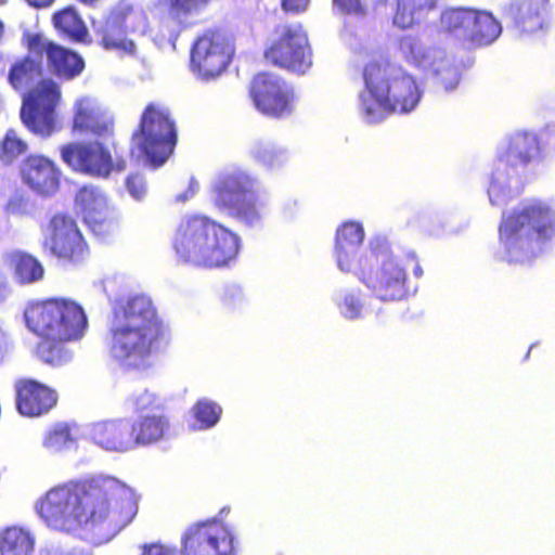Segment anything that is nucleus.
<instances>
[{
	"mask_svg": "<svg viewBox=\"0 0 555 555\" xmlns=\"http://www.w3.org/2000/svg\"><path fill=\"white\" fill-rule=\"evenodd\" d=\"M36 512L51 529L73 532L83 526L116 534L138 513V500L126 483L96 475L51 488L36 503Z\"/></svg>",
	"mask_w": 555,
	"mask_h": 555,
	"instance_id": "obj_1",
	"label": "nucleus"
},
{
	"mask_svg": "<svg viewBox=\"0 0 555 555\" xmlns=\"http://www.w3.org/2000/svg\"><path fill=\"white\" fill-rule=\"evenodd\" d=\"M109 333L112 358L126 369H141L166 341L168 328L152 300L135 295L116 304Z\"/></svg>",
	"mask_w": 555,
	"mask_h": 555,
	"instance_id": "obj_2",
	"label": "nucleus"
},
{
	"mask_svg": "<svg viewBox=\"0 0 555 555\" xmlns=\"http://www.w3.org/2000/svg\"><path fill=\"white\" fill-rule=\"evenodd\" d=\"M24 318L27 327L41 340L36 346L37 358L51 366H62L72 359L66 347L77 340L87 327L82 307L68 298H49L30 302Z\"/></svg>",
	"mask_w": 555,
	"mask_h": 555,
	"instance_id": "obj_3",
	"label": "nucleus"
},
{
	"mask_svg": "<svg viewBox=\"0 0 555 555\" xmlns=\"http://www.w3.org/2000/svg\"><path fill=\"white\" fill-rule=\"evenodd\" d=\"M362 79L360 109L370 122L397 113H410L420 103L422 91L415 77L388 59L365 63Z\"/></svg>",
	"mask_w": 555,
	"mask_h": 555,
	"instance_id": "obj_4",
	"label": "nucleus"
},
{
	"mask_svg": "<svg viewBox=\"0 0 555 555\" xmlns=\"http://www.w3.org/2000/svg\"><path fill=\"white\" fill-rule=\"evenodd\" d=\"M240 247L237 234L204 215L183 217L176 230V256L186 264L225 267L237 257Z\"/></svg>",
	"mask_w": 555,
	"mask_h": 555,
	"instance_id": "obj_5",
	"label": "nucleus"
},
{
	"mask_svg": "<svg viewBox=\"0 0 555 555\" xmlns=\"http://www.w3.org/2000/svg\"><path fill=\"white\" fill-rule=\"evenodd\" d=\"M498 230L507 262L531 260L555 236V210L535 201L504 215Z\"/></svg>",
	"mask_w": 555,
	"mask_h": 555,
	"instance_id": "obj_6",
	"label": "nucleus"
},
{
	"mask_svg": "<svg viewBox=\"0 0 555 555\" xmlns=\"http://www.w3.org/2000/svg\"><path fill=\"white\" fill-rule=\"evenodd\" d=\"M359 278L383 301H399L409 295L405 268L380 240L371 242L360 258Z\"/></svg>",
	"mask_w": 555,
	"mask_h": 555,
	"instance_id": "obj_7",
	"label": "nucleus"
},
{
	"mask_svg": "<svg viewBox=\"0 0 555 555\" xmlns=\"http://www.w3.org/2000/svg\"><path fill=\"white\" fill-rule=\"evenodd\" d=\"M255 186L256 179L246 171L221 173L211 188L212 203L230 217L253 225L261 219L262 209Z\"/></svg>",
	"mask_w": 555,
	"mask_h": 555,
	"instance_id": "obj_8",
	"label": "nucleus"
},
{
	"mask_svg": "<svg viewBox=\"0 0 555 555\" xmlns=\"http://www.w3.org/2000/svg\"><path fill=\"white\" fill-rule=\"evenodd\" d=\"M132 141L151 166L157 168L164 165L173 151V121L169 109L149 104L141 115L138 129L132 133Z\"/></svg>",
	"mask_w": 555,
	"mask_h": 555,
	"instance_id": "obj_9",
	"label": "nucleus"
},
{
	"mask_svg": "<svg viewBox=\"0 0 555 555\" xmlns=\"http://www.w3.org/2000/svg\"><path fill=\"white\" fill-rule=\"evenodd\" d=\"M234 55V37L220 27L207 28L191 46L190 68L202 78H217L228 69Z\"/></svg>",
	"mask_w": 555,
	"mask_h": 555,
	"instance_id": "obj_10",
	"label": "nucleus"
},
{
	"mask_svg": "<svg viewBox=\"0 0 555 555\" xmlns=\"http://www.w3.org/2000/svg\"><path fill=\"white\" fill-rule=\"evenodd\" d=\"M440 22L447 33L462 40L470 49L491 44L502 31L500 22L491 12L467 7L444 10Z\"/></svg>",
	"mask_w": 555,
	"mask_h": 555,
	"instance_id": "obj_11",
	"label": "nucleus"
},
{
	"mask_svg": "<svg viewBox=\"0 0 555 555\" xmlns=\"http://www.w3.org/2000/svg\"><path fill=\"white\" fill-rule=\"evenodd\" d=\"M61 101V89L52 79H43L31 88L23 100L21 120L35 135L49 138L59 130L55 108Z\"/></svg>",
	"mask_w": 555,
	"mask_h": 555,
	"instance_id": "obj_12",
	"label": "nucleus"
},
{
	"mask_svg": "<svg viewBox=\"0 0 555 555\" xmlns=\"http://www.w3.org/2000/svg\"><path fill=\"white\" fill-rule=\"evenodd\" d=\"M264 57L291 73L306 74L312 66V50L302 25L285 26L279 38L266 49Z\"/></svg>",
	"mask_w": 555,
	"mask_h": 555,
	"instance_id": "obj_13",
	"label": "nucleus"
},
{
	"mask_svg": "<svg viewBox=\"0 0 555 555\" xmlns=\"http://www.w3.org/2000/svg\"><path fill=\"white\" fill-rule=\"evenodd\" d=\"M63 163L74 172L107 178L115 169L124 170L125 160L113 159L111 151L98 141L69 142L60 147Z\"/></svg>",
	"mask_w": 555,
	"mask_h": 555,
	"instance_id": "obj_14",
	"label": "nucleus"
},
{
	"mask_svg": "<svg viewBox=\"0 0 555 555\" xmlns=\"http://www.w3.org/2000/svg\"><path fill=\"white\" fill-rule=\"evenodd\" d=\"M249 96L257 111L267 117L283 118L293 112V89L271 73L260 72L253 77Z\"/></svg>",
	"mask_w": 555,
	"mask_h": 555,
	"instance_id": "obj_15",
	"label": "nucleus"
},
{
	"mask_svg": "<svg viewBox=\"0 0 555 555\" xmlns=\"http://www.w3.org/2000/svg\"><path fill=\"white\" fill-rule=\"evenodd\" d=\"M42 246L57 259L69 263H78L88 255V246L76 221L64 214H56L51 218L49 235Z\"/></svg>",
	"mask_w": 555,
	"mask_h": 555,
	"instance_id": "obj_16",
	"label": "nucleus"
},
{
	"mask_svg": "<svg viewBox=\"0 0 555 555\" xmlns=\"http://www.w3.org/2000/svg\"><path fill=\"white\" fill-rule=\"evenodd\" d=\"M16 412L27 418L49 414L59 402V393L51 386L31 377L17 378L13 384Z\"/></svg>",
	"mask_w": 555,
	"mask_h": 555,
	"instance_id": "obj_17",
	"label": "nucleus"
},
{
	"mask_svg": "<svg viewBox=\"0 0 555 555\" xmlns=\"http://www.w3.org/2000/svg\"><path fill=\"white\" fill-rule=\"evenodd\" d=\"M75 202L82 214L85 223L94 235L105 238L118 228L117 219L99 188L81 186L76 193Z\"/></svg>",
	"mask_w": 555,
	"mask_h": 555,
	"instance_id": "obj_18",
	"label": "nucleus"
},
{
	"mask_svg": "<svg viewBox=\"0 0 555 555\" xmlns=\"http://www.w3.org/2000/svg\"><path fill=\"white\" fill-rule=\"evenodd\" d=\"M18 173L23 184L39 196L51 197L60 190L62 171L48 156H26L20 164Z\"/></svg>",
	"mask_w": 555,
	"mask_h": 555,
	"instance_id": "obj_19",
	"label": "nucleus"
},
{
	"mask_svg": "<svg viewBox=\"0 0 555 555\" xmlns=\"http://www.w3.org/2000/svg\"><path fill=\"white\" fill-rule=\"evenodd\" d=\"M539 151L535 135L516 133L509 139L504 152L499 155L494 172L508 178L517 176L538 156Z\"/></svg>",
	"mask_w": 555,
	"mask_h": 555,
	"instance_id": "obj_20",
	"label": "nucleus"
},
{
	"mask_svg": "<svg viewBox=\"0 0 555 555\" xmlns=\"http://www.w3.org/2000/svg\"><path fill=\"white\" fill-rule=\"evenodd\" d=\"M73 130L85 135L107 138L114 133V120L89 99H80L75 106Z\"/></svg>",
	"mask_w": 555,
	"mask_h": 555,
	"instance_id": "obj_21",
	"label": "nucleus"
},
{
	"mask_svg": "<svg viewBox=\"0 0 555 555\" xmlns=\"http://www.w3.org/2000/svg\"><path fill=\"white\" fill-rule=\"evenodd\" d=\"M94 34L105 50L120 51L127 54L134 52V42L127 37L126 14L122 12L111 13L99 26L94 27Z\"/></svg>",
	"mask_w": 555,
	"mask_h": 555,
	"instance_id": "obj_22",
	"label": "nucleus"
},
{
	"mask_svg": "<svg viewBox=\"0 0 555 555\" xmlns=\"http://www.w3.org/2000/svg\"><path fill=\"white\" fill-rule=\"evenodd\" d=\"M90 437L103 449L122 452L133 447L130 425L124 421H103L90 428Z\"/></svg>",
	"mask_w": 555,
	"mask_h": 555,
	"instance_id": "obj_23",
	"label": "nucleus"
},
{
	"mask_svg": "<svg viewBox=\"0 0 555 555\" xmlns=\"http://www.w3.org/2000/svg\"><path fill=\"white\" fill-rule=\"evenodd\" d=\"M364 230L361 223L346 221L336 230L335 254L338 267L343 271H350L353 264L354 253L362 244Z\"/></svg>",
	"mask_w": 555,
	"mask_h": 555,
	"instance_id": "obj_24",
	"label": "nucleus"
},
{
	"mask_svg": "<svg viewBox=\"0 0 555 555\" xmlns=\"http://www.w3.org/2000/svg\"><path fill=\"white\" fill-rule=\"evenodd\" d=\"M47 61L50 72L63 80L76 78L85 68V61L78 53L57 43L50 46Z\"/></svg>",
	"mask_w": 555,
	"mask_h": 555,
	"instance_id": "obj_25",
	"label": "nucleus"
},
{
	"mask_svg": "<svg viewBox=\"0 0 555 555\" xmlns=\"http://www.w3.org/2000/svg\"><path fill=\"white\" fill-rule=\"evenodd\" d=\"M438 5V0H396L392 23L408 29L424 21Z\"/></svg>",
	"mask_w": 555,
	"mask_h": 555,
	"instance_id": "obj_26",
	"label": "nucleus"
},
{
	"mask_svg": "<svg viewBox=\"0 0 555 555\" xmlns=\"http://www.w3.org/2000/svg\"><path fill=\"white\" fill-rule=\"evenodd\" d=\"M43 65L40 60L26 55L14 62L9 70L8 79L15 90L26 89L42 80Z\"/></svg>",
	"mask_w": 555,
	"mask_h": 555,
	"instance_id": "obj_27",
	"label": "nucleus"
},
{
	"mask_svg": "<svg viewBox=\"0 0 555 555\" xmlns=\"http://www.w3.org/2000/svg\"><path fill=\"white\" fill-rule=\"evenodd\" d=\"M52 22L55 29L72 41H83L88 35V29L74 7L55 12Z\"/></svg>",
	"mask_w": 555,
	"mask_h": 555,
	"instance_id": "obj_28",
	"label": "nucleus"
},
{
	"mask_svg": "<svg viewBox=\"0 0 555 555\" xmlns=\"http://www.w3.org/2000/svg\"><path fill=\"white\" fill-rule=\"evenodd\" d=\"M168 428V420L162 415H152L141 417L137 423L130 426L133 437V447L135 444H150L163 438Z\"/></svg>",
	"mask_w": 555,
	"mask_h": 555,
	"instance_id": "obj_29",
	"label": "nucleus"
},
{
	"mask_svg": "<svg viewBox=\"0 0 555 555\" xmlns=\"http://www.w3.org/2000/svg\"><path fill=\"white\" fill-rule=\"evenodd\" d=\"M34 539L30 533L20 527L7 528L0 539V555H30Z\"/></svg>",
	"mask_w": 555,
	"mask_h": 555,
	"instance_id": "obj_30",
	"label": "nucleus"
},
{
	"mask_svg": "<svg viewBox=\"0 0 555 555\" xmlns=\"http://www.w3.org/2000/svg\"><path fill=\"white\" fill-rule=\"evenodd\" d=\"M14 273L21 283H34L42 279L44 270L40 261L26 253L13 255Z\"/></svg>",
	"mask_w": 555,
	"mask_h": 555,
	"instance_id": "obj_31",
	"label": "nucleus"
},
{
	"mask_svg": "<svg viewBox=\"0 0 555 555\" xmlns=\"http://www.w3.org/2000/svg\"><path fill=\"white\" fill-rule=\"evenodd\" d=\"M192 413L201 429L214 427L220 420L222 408L215 401L199 399L192 408Z\"/></svg>",
	"mask_w": 555,
	"mask_h": 555,
	"instance_id": "obj_32",
	"label": "nucleus"
},
{
	"mask_svg": "<svg viewBox=\"0 0 555 555\" xmlns=\"http://www.w3.org/2000/svg\"><path fill=\"white\" fill-rule=\"evenodd\" d=\"M27 151V144L14 129H9L0 142V158L11 162Z\"/></svg>",
	"mask_w": 555,
	"mask_h": 555,
	"instance_id": "obj_33",
	"label": "nucleus"
},
{
	"mask_svg": "<svg viewBox=\"0 0 555 555\" xmlns=\"http://www.w3.org/2000/svg\"><path fill=\"white\" fill-rule=\"evenodd\" d=\"M460 79L461 75L459 68L449 62H441L434 70V81L436 86L446 91L455 89Z\"/></svg>",
	"mask_w": 555,
	"mask_h": 555,
	"instance_id": "obj_34",
	"label": "nucleus"
},
{
	"mask_svg": "<svg viewBox=\"0 0 555 555\" xmlns=\"http://www.w3.org/2000/svg\"><path fill=\"white\" fill-rule=\"evenodd\" d=\"M73 441L70 426L65 423H59L52 426L43 438L44 447L49 449H61Z\"/></svg>",
	"mask_w": 555,
	"mask_h": 555,
	"instance_id": "obj_35",
	"label": "nucleus"
},
{
	"mask_svg": "<svg viewBox=\"0 0 555 555\" xmlns=\"http://www.w3.org/2000/svg\"><path fill=\"white\" fill-rule=\"evenodd\" d=\"M24 43L28 52L37 57L46 54L49 56L50 46H56L53 41H47L41 34H27L24 37Z\"/></svg>",
	"mask_w": 555,
	"mask_h": 555,
	"instance_id": "obj_36",
	"label": "nucleus"
},
{
	"mask_svg": "<svg viewBox=\"0 0 555 555\" xmlns=\"http://www.w3.org/2000/svg\"><path fill=\"white\" fill-rule=\"evenodd\" d=\"M211 0H176V18L199 12Z\"/></svg>",
	"mask_w": 555,
	"mask_h": 555,
	"instance_id": "obj_37",
	"label": "nucleus"
},
{
	"mask_svg": "<svg viewBox=\"0 0 555 555\" xmlns=\"http://www.w3.org/2000/svg\"><path fill=\"white\" fill-rule=\"evenodd\" d=\"M339 309L341 314L348 319H356L360 317L362 310V304L360 299L353 295L348 294L344 297L343 301L339 304Z\"/></svg>",
	"mask_w": 555,
	"mask_h": 555,
	"instance_id": "obj_38",
	"label": "nucleus"
},
{
	"mask_svg": "<svg viewBox=\"0 0 555 555\" xmlns=\"http://www.w3.org/2000/svg\"><path fill=\"white\" fill-rule=\"evenodd\" d=\"M126 188L135 199H141L146 193L144 178L139 173L129 175L126 179Z\"/></svg>",
	"mask_w": 555,
	"mask_h": 555,
	"instance_id": "obj_39",
	"label": "nucleus"
},
{
	"mask_svg": "<svg viewBox=\"0 0 555 555\" xmlns=\"http://www.w3.org/2000/svg\"><path fill=\"white\" fill-rule=\"evenodd\" d=\"M333 4L339 12L347 15H364L365 10L360 0H333Z\"/></svg>",
	"mask_w": 555,
	"mask_h": 555,
	"instance_id": "obj_40",
	"label": "nucleus"
},
{
	"mask_svg": "<svg viewBox=\"0 0 555 555\" xmlns=\"http://www.w3.org/2000/svg\"><path fill=\"white\" fill-rule=\"evenodd\" d=\"M139 548L140 555H173V550L160 542L144 543Z\"/></svg>",
	"mask_w": 555,
	"mask_h": 555,
	"instance_id": "obj_41",
	"label": "nucleus"
},
{
	"mask_svg": "<svg viewBox=\"0 0 555 555\" xmlns=\"http://www.w3.org/2000/svg\"><path fill=\"white\" fill-rule=\"evenodd\" d=\"M26 206L27 198L22 194H16L8 201L5 210L11 215H20L26 211Z\"/></svg>",
	"mask_w": 555,
	"mask_h": 555,
	"instance_id": "obj_42",
	"label": "nucleus"
},
{
	"mask_svg": "<svg viewBox=\"0 0 555 555\" xmlns=\"http://www.w3.org/2000/svg\"><path fill=\"white\" fill-rule=\"evenodd\" d=\"M135 404H137L135 409L139 412H143L145 410H150L153 412V411L160 410L163 408V405L159 402H156L155 397L147 392L141 395L137 399Z\"/></svg>",
	"mask_w": 555,
	"mask_h": 555,
	"instance_id": "obj_43",
	"label": "nucleus"
},
{
	"mask_svg": "<svg viewBox=\"0 0 555 555\" xmlns=\"http://www.w3.org/2000/svg\"><path fill=\"white\" fill-rule=\"evenodd\" d=\"M199 189L198 182L192 177L188 180L186 190L179 193L176 199L179 202H186L194 197Z\"/></svg>",
	"mask_w": 555,
	"mask_h": 555,
	"instance_id": "obj_44",
	"label": "nucleus"
},
{
	"mask_svg": "<svg viewBox=\"0 0 555 555\" xmlns=\"http://www.w3.org/2000/svg\"><path fill=\"white\" fill-rule=\"evenodd\" d=\"M281 3L285 12L300 13L307 9L309 0H282Z\"/></svg>",
	"mask_w": 555,
	"mask_h": 555,
	"instance_id": "obj_45",
	"label": "nucleus"
},
{
	"mask_svg": "<svg viewBox=\"0 0 555 555\" xmlns=\"http://www.w3.org/2000/svg\"><path fill=\"white\" fill-rule=\"evenodd\" d=\"M8 352L7 335L0 327V363L4 360Z\"/></svg>",
	"mask_w": 555,
	"mask_h": 555,
	"instance_id": "obj_46",
	"label": "nucleus"
},
{
	"mask_svg": "<svg viewBox=\"0 0 555 555\" xmlns=\"http://www.w3.org/2000/svg\"><path fill=\"white\" fill-rule=\"evenodd\" d=\"M29 5L40 9V8H47L50 7L54 0H26Z\"/></svg>",
	"mask_w": 555,
	"mask_h": 555,
	"instance_id": "obj_47",
	"label": "nucleus"
},
{
	"mask_svg": "<svg viewBox=\"0 0 555 555\" xmlns=\"http://www.w3.org/2000/svg\"><path fill=\"white\" fill-rule=\"evenodd\" d=\"M77 1L87 7H95L100 0H77Z\"/></svg>",
	"mask_w": 555,
	"mask_h": 555,
	"instance_id": "obj_48",
	"label": "nucleus"
},
{
	"mask_svg": "<svg viewBox=\"0 0 555 555\" xmlns=\"http://www.w3.org/2000/svg\"><path fill=\"white\" fill-rule=\"evenodd\" d=\"M414 274H415L417 278H420V276H422V275H423V270H422V268H421L420 266H416V267L414 268Z\"/></svg>",
	"mask_w": 555,
	"mask_h": 555,
	"instance_id": "obj_49",
	"label": "nucleus"
},
{
	"mask_svg": "<svg viewBox=\"0 0 555 555\" xmlns=\"http://www.w3.org/2000/svg\"><path fill=\"white\" fill-rule=\"evenodd\" d=\"M3 35H4V24H3V22L0 20V41L2 40Z\"/></svg>",
	"mask_w": 555,
	"mask_h": 555,
	"instance_id": "obj_50",
	"label": "nucleus"
}]
</instances>
